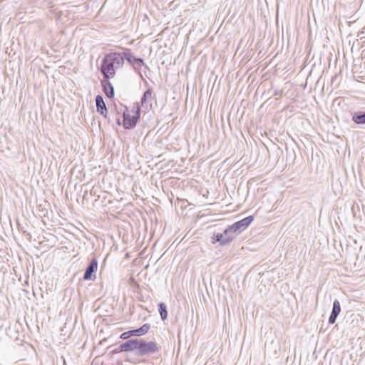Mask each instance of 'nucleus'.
<instances>
[{"instance_id": "nucleus-6", "label": "nucleus", "mask_w": 365, "mask_h": 365, "mask_svg": "<svg viewBox=\"0 0 365 365\" xmlns=\"http://www.w3.org/2000/svg\"><path fill=\"white\" fill-rule=\"evenodd\" d=\"M138 339H132L126 341L124 343L121 344V349H123L124 351H135L136 353L138 352V344H139Z\"/></svg>"}, {"instance_id": "nucleus-16", "label": "nucleus", "mask_w": 365, "mask_h": 365, "mask_svg": "<svg viewBox=\"0 0 365 365\" xmlns=\"http://www.w3.org/2000/svg\"><path fill=\"white\" fill-rule=\"evenodd\" d=\"M228 230L227 232H229L231 235V236H233V239L238 235H240L241 232L238 230V229L235 227V224H232L227 227Z\"/></svg>"}, {"instance_id": "nucleus-2", "label": "nucleus", "mask_w": 365, "mask_h": 365, "mask_svg": "<svg viewBox=\"0 0 365 365\" xmlns=\"http://www.w3.org/2000/svg\"><path fill=\"white\" fill-rule=\"evenodd\" d=\"M160 349V347L155 341H146L143 339H140L136 355L140 356H149L158 353Z\"/></svg>"}, {"instance_id": "nucleus-13", "label": "nucleus", "mask_w": 365, "mask_h": 365, "mask_svg": "<svg viewBox=\"0 0 365 365\" xmlns=\"http://www.w3.org/2000/svg\"><path fill=\"white\" fill-rule=\"evenodd\" d=\"M352 120L356 124H365V112L358 111L353 114Z\"/></svg>"}, {"instance_id": "nucleus-8", "label": "nucleus", "mask_w": 365, "mask_h": 365, "mask_svg": "<svg viewBox=\"0 0 365 365\" xmlns=\"http://www.w3.org/2000/svg\"><path fill=\"white\" fill-rule=\"evenodd\" d=\"M96 103L97 112L103 117L107 118L108 110L102 96L98 95L96 97Z\"/></svg>"}, {"instance_id": "nucleus-9", "label": "nucleus", "mask_w": 365, "mask_h": 365, "mask_svg": "<svg viewBox=\"0 0 365 365\" xmlns=\"http://www.w3.org/2000/svg\"><path fill=\"white\" fill-rule=\"evenodd\" d=\"M341 312V307L339 300L335 299L333 303V308L331 313V315L329 318V323L333 324L335 323L336 318L339 313Z\"/></svg>"}, {"instance_id": "nucleus-5", "label": "nucleus", "mask_w": 365, "mask_h": 365, "mask_svg": "<svg viewBox=\"0 0 365 365\" xmlns=\"http://www.w3.org/2000/svg\"><path fill=\"white\" fill-rule=\"evenodd\" d=\"M124 60L126 59L130 64L133 65L135 69L140 68L142 66L144 65V61L140 58H136L133 56V53L130 52V50L126 49V51L122 53Z\"/></svg>"}, {"instance_id": "nucleus-17", "label": "nucleus", "mask_w": 365, "mask_h": 365, "mask_svg": "<svg viewBox=\"0 0 365 365\" xmlns=\"http://www.w3.org/2000/svg\"><path fill=\"white\" fill-rule=\"evenodd\" d=\"M130 336H138L137 335V332H136V330L135 329H133V330H130V331H125V332H123V334H121V335L120 336V338L122 339H128V337H130Z\"/></svg>"}, {"instance_id": "nucleus-3", "label": "nucleus", "mask_w": 365, "mask_h": 365, "mask_svg": "<svg viewBox=\"0 0 365 365\" xmlns=\"http://www.w3.org/2000/svg\"><path fill=\"white\" fill-rule=\"evenodd\" d=\"M131 112L133 115H130L128 108L125 107V110L123 111V126L125 129H131L135 126L140 115V107L139 105L137 104Z\"/></svg>"}, {"instance_id": "nucleus-19", "label": "nucleus", "mask_w": 365, "mask_h": 365, "mask_svg": "<svg viewBox=\"0 0 365 365\" xmlns=\"http://www.w3.org/2000/svg\"><path fill=\"white\" fill-rule=\"evenodd\" d=\"M117 123H118V125H120V119H119V118H118V119H117Z\"/></svg>"}, {"instance_id": "nucleus-15", "label": "nucleus", "mask_w": 365, "mask_h": 365, "mask_svg": "<svg viewBox=\"0 0 365 365\" xmlns=\"http://www.w3.org/2000/svg\"><path fill=\"white\" fill-rule=\"evenodd\" d=\"M150 329V325L149 324H144L143 326H141L140 328L136 329V332L138 336H141L145 335L148 332V331Z\"/></svg>"}, {"instance_id": "nucleus-4", "label": "nucleus", "mask_w": 365, "mask_h": 365, "mask_svg": "<svg viewBox=\"0 0 365 365\" xmlns=\"http://www.w3.org/2000/svg\"><path fill=\"white\" fill-rule=\"evenodd\" d=\"M227 231L228 230L226 228L222 233L214 234L211 237V242L212 244L219 242L222 246L228 245L232 241L233 236H231L230 233Z\"/></svg>"}, {"instance_id": "nucleus-11", "label": "nucleus", "mask_w": 365, "mask_h": 365, "mask_svg": "<svg viewBox=\"0 0 365 365\" xmlns=\"http://www.w3.org/2000/svg\"><path fill=\"white\" fill-rule=\"evenodd\" d=\"M102 86L103 88V92L106 96L109 98H112L114 96V88L109 79H105L101 81Z\"/></svg>"}, {"instance_id": "nucleus-12", "label": "nucleus", "mask_w": 365, "mask_h": 365, "mask_svg": "<svg viewBox=\"0 0 365 365\" xmlns=\"http://www.w3.org/2000/svg\"><path fill=\"white\" fill-rule=\"evenodd\" d=\"M153 98V91L149 88L144 92L141 98V106L143 108H148V103L151 101Z\"/></svg>"}, {"instance_id": "nucleus-18", "label": "nucleus", "mask_w": 365, "mask_h": 365, "mask_svg": "<svg viewBox=\"0 0 365 365\" xmlns=\"http://www.w3.org/2000/svg\"><path fill=\"white\" fill-rule=\"evenodd\" d=\"M122 351H123V349H121V344H120L119 346L115 348L114 350H113L112 352L114 354H117V353H120Z\"/></svg>"}, {"instance_id": "nucleus-7", "label": "nucleus", "mask_w": 365, "mask_h": 365, "mask_svg": "<svg viewBox=\"0 0 365 365\" xmlns=\"http://www.w3.org/2000/svg\"><path fill=\"white\" fill-rule=\"evenodd\" d=\"M97 268H98V261L96 259H93L86 269V271L83 274V279L84 280L91 279L92 274L97 270Z\"/></svg>"}, {"instance_id": "nucleus-14", "label": "nucleus", "mask_w": 365, "mask_h": 365, "mask_svg": "<svg viewBox=\"0 0 365 365\" xmlns=\"http://www.w3.org/2000/svg\"><path fill=\"white\" fill-rule=\"evenodd\" d=\"M158 311L160 313V315L161 317V319L163 320H165L168 317V312H167V307L165 303L160 302L158 304Z\"/></svg>"}, {"instance_id": "nucleus-10", "label": "nucleus", "mask_w": 365, "mask_h": 365, "mask_svg": "<svg viewBox=\"0 0 365 365\" xmlns=\"http://www.w3.org/2000/svg\"><path fill=\"white\" fill-rule=\"evenodd\" d=\"M254 217L252 216H248L240 221L235 222V227L238 229V230L242 232L252 223Z\"/></svg>"}, {"instance_id": "nucleus-1", "label": "nucleus", "mask_w": 365, "mask_h": 365, "mask_svg": "<svg viewBox=\"0 0 365 365\" xmlns=\"http://www.w3.org/2000/svg\"><path fill=\"white\" fill-rule=\"evenodd\" d=\"M124 64V57L120 53H109L102 60L101 71L105 79L113 78L115 69L121 68Z\"/></svg>"}]
</instances>
